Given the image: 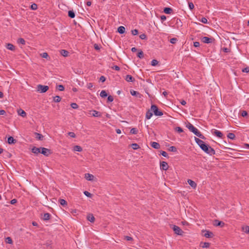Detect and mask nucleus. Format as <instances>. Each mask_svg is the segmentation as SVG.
Masks as SVG:
<instances>
[{
  "label": "nucleus",
  "mask_w": 249,
  "mask_h": 249,
  "mask_svg": "<svg viewBox=\"0 0 249 249\" xmlns=\"http://www.w3.org/2000/svg\"><path fill=\"white\" fill-rule=\"evenodd\" d=\"M73 150L75 151L81 152L82 150V149L81 146L76 145L74 147Z\"/></svg>",
  "instance_id": "nucleus-33"
},
{
  "label": "nucleus",
  "mask_w": 249,
  "mask_h": 249,
  "mask_svg": "<svg viewBox=\"0 0 249 249\" xmlns=\"http://www.w3.org/2000/svg\"><path fill=\"white\" fill-rule=\"evenodd\" d=\"M59 202L60 203V204L62 205V206H65L67 205V201L65 200V199H60L59 200Z\"/></svg>",
  "instance_id": "nucleus-35"
},
{
  "label": "nucleus",
  "mask_w": 249,
  "mask_h": 249,
  "mask_svg": "<svg viewBox=\"0 0 249 249\" xmlns=\"http://www.w3.org/2000/svg\"><path fill=\"white\" fill-rule=\"evenodd\" d=\"M6 48L7 49L11 51H14L15 49V46L11 43H8L6 45Z\"/></svg>",
  "instance_id": "nucleus-23"
},
{
  "label": "nucleus",
  "mask_w": 249,
  "mask_h": 249,
  "mask_svg": "<svg viewBox=\"0 0 249 249\" xmlns=\"http://www.w3.org/2000/svg\"><path fill=\"white\" fill-rule=\"evenodd\" d=\"M140 38L142 39H146V36L144 34H141L140 36Z\"/></svg>",
  "instance_id": "nucleus-55"
},
{
  "label": "nucleus",
  "mask_w": 249,
  "mask_h": 249,
  "mask_svg": "<svg viewBox=\"0 0 249 249\" xmlns=\"http://www.w3.org/2000/svg\"><path fill=\"white\" fill-rule=\"evenodd\" d=\"M100 81L102 82H104L106 81V78L104 76H101L100 78Z\"/></svg>",
  "instance_id": "nucleus-62"
},
{
  "label": "nucleus",
  "mask_w": 249,
  "mask_h": 249,
  "mask_svg": "<svg viewBox=\"0 0 249 249\" xmlns=\"http://www.w3.org/2000/svg\"><path fill=\"white\" fill-rule=\"evenodd\" d=\"M130 93L132 96H136L137 94H139V93L135 90H131L130 91Z\"/></svg>",
  "instance_id": "nucleus-54"
},
{
  "label": "nucleus",
  "mask_w": 249,
  "mask_h": 249,
  "mask_svg": "<svg viewBox=\"0 0 249 249\" xmlns=\"http://www.w3.org/2000/svg\"><path fill=\"white\" fill-rule=\"evenodd\" d=\"M242 231L247 233L249 234V226H246L242 227Z\"/></svg>",
  "instance_id": "nucleus-28"
},
{
  "label": "nucleus",
  "mask_w": 249,
  "mask_h": 249,
  "mask_svg": "<svg viewBox=\"0 0 249 249\" xmlns=\"http://www.w3.org/2000/svg\"><path fill=\"white\" fill-rule=\"evenodd\" d=\"M172 229L175 232V233L178 235H182L183 231L178 226L176 225H173Z\"/></svg>",
  "instance_id": "nucleus-4"
},
{
  "label": "nucleus",
  "mask_w": 249,
  "mask_h": 249,
  "mask_svg": "<svg viewBox=\"0 0 249 249\" xmlns=\"http://www.w3.org/2000/svg\"><path fill=\"white\" fill-rule=\"evenodd\" d=\"M93 84L91 83H89L88 84H87V87L88 89H90L91 88H92L93 87Z\"/></svg>",
  "instance_id": "nucleus-63"
},
{
  "label": "nucleus",
  "mask_w": 249,
  "mask_h": 249,
  "mask_svg": "<svg viewBox=\"0 0 249 249\" xmlns=\"http://www.w3.org/2000/svg\"><path fill=\"white\" fill-rule=\"evenodd\" d=\"M68 52L66 50H62L61 51V54L63 56H67L68 55Z\"/></svg>",
  "instance_id": "nucleus-32"
},
{
  "label": "nucleus",
  "mask_w": 249,
  "mask_h": 249,
  "mask_svg": "<svg viewBox=\"0 0 249 249\" xmlns=\"http://www.w3.org/2000/svg\"><path fill=\"white\" fill-rule=\"evenodd\" d=\"M49 89L48 86L38 85L37 86V91L40 93H44Z\"/></svg>",
  "instance_id": "nucleus-3"
},
{
  "label": "nucleus",
  "mask_w": 249,
  "mask_h": 249,
  "mask_svg": "<svg viewBox=\"0 0 249 249\" xmlns=\"http://www.w3.org/2000/svg\"><path fill=\"white\" fill-rule=\"evenodd\" d=\"M89 114L96 117L101 116V113L100 112L95 110H90L89 112Z\"/></svg>",
  "instance_id": "nucleus-9"
},
{
  "label": "nucleus",
  "mask_w": 249,
  "mask_h": 249,
  "mask_svg": "<svg viewBox=\"0 0 249 249\" xmlns=\"http://www.w3.org/2000/svg\"><path fill=\"white\" fill-rule=\"evenodd\" d=\"M209 145L205 143L201 147V150L204 151Z\"/></svg>",
  "instance_id": "nucleus-50"
},
{
  "label": "nucleus",
  "mask_w": 249,
  "mask_h": 249,
  "mask_svg": "<svg viewBox=\"0 0 249 249\" xmlns=\"http://www.w3.org/2000/svg\"><path fill=\"white\" fill-rule=\"evenodd\" d=\"M158 64V61L156 59H153L151 61V65L156 66Z\"/></svg>",
  "instance_id": "nucleus-42"
},
{
  "label": "nucleus",
  "mask_w": 249,
  "mask_h": 249,
  "mask_svg": "<svg viewBox=\"0 0 249 249\" xmlns=\"http://www.w3.org/2000/svg\"><path fill=\"white\" fill-rule=\"evenodd\" d=\"M94 48L96 50H100V46L97 44L94 45Z\"/></svg>",
  "instance_id": "nucleus-61"
},
{
  "label": "nucleus",
  "mask_w": 249,
  "mask_h": 249,
  "mask_svg": "<svg viewBox=\"0 0 249 249\" xmlns=\"http://www.w3.org/2000/svg\"><path fill=\"white\" fill-rule=\"evenodd\" d=\"M172 11V9L169 7H166L163 10V12L166 14H170Z\"/></svg>",
  "instance_id": "nucleus-22"
},
{
  "label": "nucleus",
  "mask_w": 249,
  "mask_h": 249,
  "mask_svg": "<svg viewBox=\"0 0 249 249\" xmlns=\"http://www.w3.org/2000/svg\"><path fill=\"white\" fill-rule=\"evenodd\" d=\"M40 148L34 147L32 149V152L35 154H38L40 153Z\"/></svg>",
  "instance_id": "nucleus-16"
},
{
  "label": "nucleus",
  "mask_w": 249,
  "mask_h": 249,
  "mask_svg": "<svg viewBox=\"0 0 249 249\" xmlns=\"http://www.w3.org/2000/svg\"><path fill=\"white\" fill-rule=\"evenodd\" d=\"M40 153L45 156H48L50 154V150L44 147H40Z\"/></svg>",
  "instance_id": "nucleus-7"
},
{
  "label": "nucleus",
  "mask_w": 249,
  "mask_h": 249,
  "mask_svg": "<svg viewBox=\"0 0 249 249\" xmlns=\"http://www.w3.org/2000/svg\"><path fill=\"white\" fill-rule=\"evenodd\" d=\"M206 153L210 156L214 155L215 154V150L213 148L211 147L210 145L208 146L206 149L204 151Z\"/></svg>",
  "instance_id": "nucleus-5"
},
{
  "label": "nucleus",
  "mask_w": 249,
  "mask_h": 249,
  "mask_svg": "<svg viewBox=\"0 0 249 249\" xmlns=\"http://www.w3.org/2000/svg\"><path fill=\"white\" fill-rule=\"evenodd\" d=\"M168 163L165 161H162L160 163V169L166 171L168 168Z\"/></svg>",
  "instance_id": "nucleus-10"
},
{
  "label": "nucleus",
  "mask_w": 249,
  "mask_h": 249,
  "mask_svg": "<svg viewBox=\"0 0 249 249\" xmlns=\"http://www.w3.org/2000/svg\"><path fill=\"white\" fill-rule=\"evenodd\" d=\"M50 214L49 213H45L43 214V215H42V219L44 220H48L50 219Z\"/></svg>",
  "instance_id": "nucleus-19"
},
{
  "label": "nucleus",
  "mask_w": 249,
  "mask_h": 249,
  "mask_svg": "<svg viewBox=\"0 0 249 249\" xmlns=\"http://www.w3.org/2000/svg\"><path fill=\"white\" fill-rule=\"evenodd\" d=\"M169 150L171 152H176L177 151L176 147L173 146L170 147Z\"/></svg>",
  "instance_id": "nucleus-44"
},
{
  "label": "nucleus",
  "mask_w": 249,
  "mask_h": 249,
  "mask_svg": "<svg viewBox=\"0 0 249 249\" xmlns=\"http://www.w3.org/2000/svg\"><path fill=\"white\" fill-rule=\"evenodd\" d=\"M125 29L124 26H120L118 28V32L120 34H122L125 32Z\"/></svg>",
  "instance_id": "nucleus-21"
},
{
  "label": "nucleus",
  "mask_w": 249,
  "mask_h": 249,
  "mask_svg": "<svg viewBox=\"0 0 249 249\" xmlns=\"http://www.w3.org/2000/svg\"><path fill=\"white\" fill-rule=\"evenodd\" d=\"M125 79L128 82H133L135 80L134 78L130 75H126Z\"/></svg>",
  "instance_id": "nucleus-18"
},
{
  "label": "nucleus",
  "mask_w": 249,
  "mask_h": 249,
  "mask_svg": "<svg viewBox=\"0 0 249 249\" xmlns=\"http://www.w3.org/2000/svg\"><path fill=\"white\" fill-rule=\"evenodd\" d=\"M131 33L133 35L136 36L138 34V30L137 29L132 30L131 31Z\"/></svg>",
  "instance_id": "nucleus-49"
},
{
  "label": "nucleus",
  "mask_w": 249,
  "mask_h": 249,
  "mask_svg": "<svg viewBox=\"0 0 249 249\" xmlns=\"http://www.w3.org/2000/svg\"><path fill=\"white\" fill-rule=\"evenodd\" d=\"M188 5H189V7L190 9V10H192L194 9V4L192 2H189Z\"/></svg>",
  "instance_id": "nucleus-53"
},
{
  "label": "nucleus",
  "mask_w": 249,
  "mask_h": 249,
  "mask_svg": "<svg viewBox=\"0 0 249 249\" xmlns=\"http://www.w3.org/2000/svg\"><path fill=\"white\" fill-rule=\"evenodd\" d=\"M113 100H114L113 97L112 96L109 95L108 96L107 101L108 102H112L113 101Z\"/></svg>",
  "instance_id": "nucleus-58"
},
{
  "label": "nucleus",
  "mask_w": 249,
  "mask_h": 249,
  "mask_svg": "<svg viewBox=\"0 0 249 249\" xmlns=\"http://www.w3.org/2000/svg\"><path fill=\"white\" fill-rule=\"evenodd\" d=\"M177 41V39L176 38H172L170 39V42L172 44H175Z\"/></svg>",
  "instance_id": "nucleus-46"
},
{
  "label": "nucleus",
  "mask_w": 249,
  "mask_h": 249,
  "mask_svg": "<svg viewBox=\"0 0 249 249\" xmlns=\"http://www.w3.org/2000/svg\"><path fill=\"white\" fill-rule=\"evenodd\" d=\"M68 16L71 18H74L75 17V13L73 10H70L68 12Z\"/></svg>",
  "instance_id": "nucleus-26"
},
{
  "label": "nucleus",
  "mask_w": 249,
  "mask_h": 249,
  "mask_svg": "<svg viewBox=\"0 0 249 249\" xmlns=\"http://www.w3.org/2000/svg\"><path fill=\"white\" fill-rule=\"evenodd\" d=\"M68 135L71 138H75V134L74 132H70L68 133Z\"/></svg>",
  "instance_id": "nucleus-56"
},
{
  "label": "nucleus",
  "mask_w": 249,
  "mask_h": 249,
  "mask_svg": "<svg viewBox=\"0 0 249 249\" xmlns=\"http://www.w3.org/2000/svg\"><path fill=\"white\" fill-rule=\"evenodd\" d=\"M201 22L206 24L208 22L207 19L206 18H202L200 20Z\"/></svg>",
  "instance_id": "nucleus-48"
},
{
  "label": "nucleus",
  "mask_w": 249,
  "mask_h": 249,
  "mask_svg": "<svg viewBox=\"0 0 249 249\" xmlns=\"http://www.w3.org/2000/svg\"><path fill=\"white\" fill-rule=\"evenodd\" d=\"M138 132V130L136 128H132L130 130V133L132 134H136Z\"/></svg>",
  "instance_id": "nucleus-36"
},
{
  "label": "nucleus",
  "mask_w": 249,
  "mask_h": 249,
  "mask_svg": "<svg viewBox=\"0 0 249 249\" xmlns=\"http://www.w3.org/2000/svg\"><path fill=\"white\" fill-rule=\"evenodd\" d=\"M87 219L90 222H94L95 220V218L92 214H89L87 216Z\"/></svg>",
  "instance_id": "nucleus-20"
},
{
  "label": "nucleus",
  "mask_w": 249,
  "mask_h": 249,
  "mask_svg": "<svg viewBox=\"0 0 249 249\" xmlns=\"http://www.w3.org/2000/svg\"><path fill=\"white\" fill-rule=\"evenodd\" d=\"M132 148L134 150H137L140 148L139 145L137 143H132L131 144Z\"/></svg>",
  "instance_id": "nucleus-34"
},
{
  "label": "nucleus",
  "mask_w": 249,
  "mask_h": 249,
  "mask_svg": "<svg viewBox=\"0 0 249 249\" xmlns=\"http://www.w3.org/2000/svg\"><path fill=\"white\" fill-rule=\"evenodd\" d=\"M227 137L230 139L234 140L235 139V136L232 133H229L227 135Z\"/></svg>",
  "instance_id": "nucleus-29"
},
{
  "label": "nucleus",
  "mask_w": 249,
  "mask_h": 249,
  "mask_svg": "<svg viewBox=\"0 0 249 249\" xmlns=\"http://www.w3.org/2000/svg\"><path fill=\"white\" fill-rule=\"evenodd\" d=\"M213 39L207 36H204L201 38V41L204 43H211L213 42Z\"/></svg>",
  "instance_id": "nucleus-8"
},
{
  "label": "nucleus",
  "mask_w": 249,
  "mask_h": 249,
  "mask_svg": "<svg viewBox=\"0 0 249 249\" xmlns=\"http://www.w3.org/2000/svg\"><path fill=\"white\" fill-rule=\"evenodd\" d=\"M243 72H249V67H247L243 69L242 70Z\"/></svg>",
  "instance_id": "nucleus-64"
},
{
  "label": "nucleus",
  "mask_w": 249,
  "mask_h": 249,
  "mask_svg": "<svg viewBox=\"0 0 249 249\" xmlns=\"http://www.w3.org/2000/svg\"><path fill=\"white\" fill-rule=\"evenodd\" d=\"M186 127L195 135L202 139H205V137L201 134V133L192 124L188 123L186 124Z\"/></svg>",
  "instance_id": "nucleus-1"
},
{
  "label": "nucleus",
  "mask_w": 249,
  "mask_h": 249,
  "mask_svg": "<svg viewBox=\"0 0 249 249\" xmlns=\"http://www.w3.org/2000/svg\"><path fill=\"white\" fill-rule=\"evenodd\" d=\"M150 109L155 116H160L163 115L162 112L155 105H152Z\"/></svg>",
  "instance_id": "nucleus-2"
},
{
  "label": "nucleus",
  "mask_w": 249,
  "mask_h": 249,
  "mask_svg": "<svg viewBox=\"0 0 249 249\" xmlns=\"http://www.w3.org/2000/svg\"><path fill=\"white\" fill-rule=\"evenodd\" d=\"M211 132L213 135H215L216 136L218 137V138H222V137L223 136V134L220 131H219L218 130L213 129L212 130Z\"/></svg>",
  "instance_id": "nucleus-6"
},
{
  "label": "nucleus",
  "mask_w": 249,
  "mask_h": 249,
  "mask_svg": "<svg viewBox=\"0 0 249 249\" xmlns=\"http://www.w3.org/2000/svg\"><path fill=\"white\" fill-rule=\"evenodd\" d=\"M61 97L59 96H55L53 97V101L56 103L60 102L61 101Z\"/></svg>",
  "instance_id": "nucleus-31"
},
{
  "label": "nucleus",
  "mask_w": 249,
  "mask_h": 249,
  "mask_svg": "<svg viewBox=\"0 0 249 249\" xmlns=\"http://www.w3.org/2000/svg\"><path fill=\"white\" fill-rule=\"evenodd\" d=\"M160 154L162 156H163L164 157H168V154L165 151H161Z\"/></svg>",
  "instance_id": "nucleus-57"
},
{
  "label": "nucleus",
  "mask_w": 249,
  "mask_h": 249,
  "mask_svg": "<svg viewBox=\"0 0 249 249\" xmlns=\"http://www.w3.org/2000/svg\"><path fill=\"white\" fill-rule=\"evenodd\" d=\"M176 130L179 133H181L183 132L182 129L180 127H177L176 128Z\"/></svg>",
  "instance_id": "nucleus-59"
},
{
  "label": "nucleus",
  "mask_w": 249,
  "mask_h": 249,
  "mask_svg": "<svg viewBox=\"0 0 249 249\" xmlns=\"http://www.w3.org/2000/svg\"><path fill=\"white\" fill-rule=\"evenodd\" d=\"M71 106L73 109H77L78 107V105L75 103H71Z\"/></svg>",
  "instance_id": "nucleus-40"
},
{
  "label": "nucleus",
  "mask_w": 249,
  "mask_h": 249,
  "mask_svg": "<svg viewBox=\"0 0 249 249\" xmlns=\"http://www.w3.org/2000/svg\"><path fill=\"white\" fill-rule=\"evenodd\" d=\"M204 235L207 238H210L213 235V233L212 232L206 231Z\"/></svg>",
  "instance_id": "nucleus-24"
},
{
  "label": "nucleus",
  "mask_w": 249,
  "mask_h": 249,
  "mask_svg": "<svg viewBox=\"0 0 249 249\" xmlns=\"http://www.w3.org/2000/svg\"><path fill=\"white\" fill-rule=\"evenodd\" d=\"M100 96L102 98H105V97H107V94L105 90H103L101 91V92L100 93Z\"/></svg>",
  "instance_id": "nucleus-30"
},
{
  "label": "nucleus",
  "mask_w": 249,
  "mask_h": 249,
  "mask_svg": "<svg viewBox=\"0 0 249 249\" xmlns=\"http://www.w3.org/2000/svg\"><path fill=\"white\" fill-rule=\"evenodd\" d=\"M85 178L89 181H92L93 180L94 176L89 173H86L85 174Z\"/></svg>",
  "instance_id": "nucleus-12"
},
{
  "label": "nucleus",
  "mask_w": 249,
  "mask_h": 249,
  "mask_svg": "<svg viewBox=\"0 0 249 249\" xmlns=\"http://www.w3.org/2000/svg\"><path fill=\"white\" fill-rule=\"evenodd\" d=\"M18 43L21 44L22 45H24L25 44V41L22 38H19L18 40Z\"/></svg>",
  "instance_id": "nucleus-37"
},
{
  "label": "nucleus",
  "mask_w": 249,
  "mask_h": 249,
  "mask_svg": "<svg viewBox=\"0 0 249 249\" xmlns=\"http://www.w3.org/2000/svg\"><path fill=\"white\" fill-rule=\"evenodd\" d=\"M203 245H202V248H209L210 246V244L208 242H204L202 243Z\"/></svg>",
  "instance_id": "nucleus-41"
},
{
  "label": "nucleus",
  "mask_w": 249,
  "mask_h": 249,
  "mask_svg": "<svg viewBox=\"0 0 249 249\" xmlns=\"http://www.w3.org/2000/svg\"><path fill=\"white\" fill-rule=\"evenodd\" d=\"M16 142V140L11 136L9 137L8 138L7 142L9 144L14 143Z\"/></svg>",
  "instance_id": "nucleus-25"
},
{
  "label": "nucleus",
  "mask_w": 249,
  "mask_h": 249,
  "mask_svg": "<svg viewBox=\"0 0 249 249\" xmlns=\"http://www.w3.org/2000/svg\"><path fill=\"white\" fill-rule=\"evenodd\" d=\"M209 145L205 143L201 147V150L204 151Z\"/></svg>",
  "instance_id": "nucleus-51"
},
{
  "label": "nucleus",
  "mask_w": 249,
  "mask_h": 249,
  "mask_svg": "<svg viewBox=\"0 0 249 249\" xmlns=\"http://www.w3.org/2000/svg\"><path fill=\"white\" fill-rule=\"evenodd\" d=\"M30 8L33 10H36L37 8V5L36 3H33L31 5Z\"/></svg>",
  "instance_id": "nucleus-38"
},
{
  "label": "nucleus",
  "mask_w": 249,
  "mask_h": 249,
  "mask_svg": "<svg viewBox=\"0 0 249 249\" xmlns=\"http://www.w3.org/2000/svg\"><path fill=\"white\" fill-rule=\"evenodd\" d=\"M64 87L62 85H59L58 86V89L60 91H63L64 90Z\"/></svg>",
  "instance_id": "nucleus-52"
},
{
  "label": "nucleus",
  "mask_w": 249,
  "mask_h": 249,
  "mask_svg": "<svg viewBox=\"0 0 249 249\" xmlns=\"http://www.w3.org/2000/svg\"><path fill=\"white\" fill-rule=\"evenodd\" d=\"M215 224L217 226H220L221 227H222L224 225V223H223L222 221H219L218 220H216Z\"/></svg>",
  "instance_id": "nucleus-27"
},
{
  "label": "nucleus",
  "mask_w": 249,
  "mask_h": 249,
  "mask_svg": "<svg viewBox=\"0 0 249 249\" xmlns=\"http://www.w3.org/2000/svg\"><path fill=\"white\" fill-rule=\"evenodd\" d=\"M5 241L7 243L11 244L13 243L11 237H8L6 238Z\"/></svg>",
  "instance_id": "nucleus-39"
},
{
  "label": "nucleus",
  "mask_w": 249,
  "mask_h": 249,
  "mask_svg": "<svg viewBox=\"0 0 249 249\" xmlns=\"http://www.w3.org/2000/svg\"><path fill=\"white\" fill-rule=\"evenodd\" d=\"M195 141L196 142V143L198 145L200 148L202 147V146L205 143V142L202 140L196 137H195Z\"/></svg>",
  "instance_id": "nucleus-11"
},
{
  "label": "nucleus",
  "mask_w": 249,
  "mask_h": 249,
  "mask_svg": "<svg viewBox=\"0 0 249 249\" xmlns=\"http://www.w3.org/2000/svg\"><path fill=\"white\" fill-rule=\"evenodd\" d=\"M188 184L194 189L196 187V183L191 179H188L187 181Z\"/></svg>",
  "instance_id": "nucleus-14"
},
{
  "label": "nucleus",
  "mask_w": 249,
  "mask_h": 249,
  "mask_svg": "<svg viewBox=\"0 0 249 249\" xmlns=\"http://www.w3.org/2000/svg\"><path fill=\"white\" fill-rule=\"evenodd\" d=\"M152 116H153V112L150 109L146 112V115H145V119L147 120H149L152 117Z\"/></svg>",
  "instance_id": "nucleus-13"
},
{
  "label": "nucleus",
  "mask_w": 249,
  "mask_h": 249,
  "mask_svg": "<svg viewBox=\"0 0 249 249\" xmlns=\"http://www.w3.org/2000/svg\"><path fill=\"white\" fill-rule=\"evenodd\" d=\"M41 56L44 58H47L49 57V55L47 53H43L41 54Z\"/></svg>",
  "instance_id": "nucleus-45"
},
{
  "label": "nucleus",
  "mask_w": 249,
  "mask_h": 249,
  "mask_svg": "<svg viewBox=\"0 0 249 249\" xmlns=\"http://www.w3.org/2000/svg\"><path fill=\"white\" fill-rule=\"evenodd\" d=\"M84 194L86 196H87L88 197H91V194L88 191H84Z\"/></svg>",
  "instance_id": "nucleus-47"
},
{
  "label": "nucleus",
  "mask_w": 249,
  "mask_h": 249,
  "mask_svg": "<svg viewBox=\"0 0 249 249\" xmlns=\"http://www.w3.org/2000/svg\"><path fill=\"white\" fill-rule=\"evenodd\" d=\"M241 115L243 117L247 116L248 115V113L246 111L243 110L241 112Z\"/></svg>",
  "instance_id": "nucleus-60"
},
{
  "label": "nucleus",
  "mask_w": 249,
  "mask_h": 249,
  "mask_svg": "<svg viewBox=\"0 0 249 249\" xmlns=\"http://www.w3.org/2000/svg\"><path fill=\"white\" fill-rule=\"evenodd\" d=\"M137 56L139 57L140 58H142L143 57V53L142 51H140L137 54Z\"/></svg>",
  "instance_id": "nucleus-43"
},
{
  "label": "nucleus",
  "mask_w": 249,
  "mask_h": 249,
  "mask_svg": "<svg viewBox=\"0 0 249 249\" xmlns=\"http://www.w3.org/2000/svg\"><path fill=\"white\" fill-rule=\"evenodd\" d=\"M18 115L22 116V117H25L26 116V113L22 109H19L18 110Z\"/></svg>",
  "instance_id": "nucleus-15"
},
{
  "label": "nucleus",
  "mask_w": 249,
  "mask_h": 249,
  "mask_svg": "<svg viewBox=\"0 0 249 249\" xmlns=\"http://www.w3.org/2000/svg\"><path fill=\"white\" fill-rule=\"evenodd\" d=\"M151 146L155 148V149H159L160 148V145L159 143L157 142H152L151 143Z\"/></svg>",
  "instance_id": "nucleus-17"
}]
</instances>
